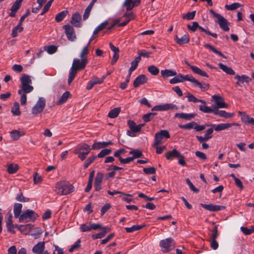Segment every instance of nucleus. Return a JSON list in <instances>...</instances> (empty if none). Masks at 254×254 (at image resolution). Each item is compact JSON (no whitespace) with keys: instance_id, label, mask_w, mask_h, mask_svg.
Here are the masks:
<instances>
[{"instance_id":"f257e3e1","label":"nucleus","mask_w":254,"mask_h":254,"mask_svg":"<svg viewBox=\"0 0 254 254\" xmlns=\"http://www.w3.org/2000/svg\"><path fill=\"white\" fill-rule=\"evenodd\" d=\"M189 81L194 84V86L198 87L203 91L208 90L209 88V85L207 83L201 84L200 82L195 79L192 75H184L182 74L176 75L174 77L170 80L171 84H175L179 82H184V81Z\"/></svg>"},{"instance_id":"f03ea898","label":"nucleus","mask_w":254,"mask_h":254,"mask_svg":"<svg viewBox=\"0 0 254 254\" xmlns=\"http://www.w3.org/2000/svg\"><path fill=\"white\" fill-rule=\"evenodd\" d=\"M87 59H74L73 61L72 66L70 68L68 78V84H70L75 76H76L77 71L81 70L84 69L86 64L88 63Z\"/></svg>"},{"instance_id":"7ed1b4c3","label":"nucleus","mask_w":254,"mask_h":254,"mask_svg":"<svg viewBox=\"0 0 254 254\" xmlns=\"http://www.w3.org/2000/svg\"><path fill=\"white\" fill-rule=\"evenodd\" d=\"M21 86L20 89L18 91L19 94H22V93H29L32 92L34 87L31 85L32 80L29 75L23 74L20 77Z\"/></svg>"},{"instance_id":"20e7f679","label":"nucleus","mask_w":254,"mask_h":254,"mask_svg":"<svg viewBox=\"0 0 254 254\" xmlns=\"http://www.w3.org/2000/svg\"><path fill=\"white\" fill-rule=\"evenodd\" d=\"M73 186L68 182L60 181L58 182L56 185L55 191L59 195H66L73 192Z\"/></svg>"},{"instance_id":"39448f33","label":"nucleus","mask_w":254,"mask_h":254,"mask_svg":"<svg viewBox=\"0 0 254 254\" xmlns=\"http://www.w3.org/2000/svg\"><path fill=\"white\" fill-rule=\"evenodd\" d=\"M91 151L90 146L86 143L78 144L73 150L75 154L78 155V157L81 160H85Z\"/></svg>"},{"instance_id":"423d86ee","label":"nucleus","mask_w":254,"mask_h":254,"mask_svg":"<svg viewBox=\"0 0 254 254\" xmlns=\"http://www.w3.org/2000/svg\"><path fill=\"white\" fill-rule=\"evenodd\" d=\"M209 11L213 16L217 19L216 22L219 24L220 27L224 31H228L230 28L229 27V22L228 20L223 16L215 12L212 9H210Z\"/></svg>"},{"instance_id":"0eeeda50","label":"nucleus","mask_w":254,"mask_h":254,"mask_svg":"<svg viewBox=\"0 0 254 254\" xmlns=\"http://www.w3.org/2000/svg\"><path fill=\"white\" fill-rule=\"evenodd\" d=\"M38 217V215L33 210L27 209L20 215L19 217V221L20 222L34 221Z\"/></svg>"},{"instance_id":"6e6552de","label":"nucleus","mask_w":254,"mask_h":254,"mask_svg":"<svg viewBox=\"0 0 254 254\" xmlns=\"http://www.w3.org/2000/svg\"><path fill=\"white\" fill-rule=\"evenodd\" d=\"M160 246L163 253H168L175 248V243L172 238H169L161 240L160 242Z\"/></svg>"},{"instance_id":"1a4fd4ad","label":"nucleus","mask_w":254,"mask_h":254,"mask_svg":"<svg viewBox=\"0 0 254 254\" xmlns=\"http://www.w3.org/2000/svg\"><path fill=\"white\" fill-rule=\"evenodd\" d=\"M46 107V99L43 97H39L38 101L31 109V113L37 116L42 113Z\"/></svg>"},{"instance_id":"9d476101","label":"nucleus","mask_w":254,"mask_h":254,"mask_svg":"<svg viewBox=\"0 0 254 254\" xmlns=\"http://www.w3.org/2000/svg\"><path fill=\"white\" fill-rule=\"evenodd\" d=\"M170 137V135L168 130H161L155 134L153 146L159 145L162 143V140L163 138H169Z\"/></svg>"},{"instance_id":"9b49d317","label":"nucleus","mask_w":254,"mask_h":254,"mask_svg":"<svg viewBox=\"0 0 254 254\" xmlns=\"http://www.w3.org/2000/svg\"><path fill=\"white\" fill-rule=\"evenodd\" d=\"M63 28L64 29L67 39L72 42L74 41L76 37L73 27L69 24H66L63 26Z\"/></svg>"},{"instance_id":"f8f14e48","label":"nucleus","mask_w":254,"mask_h":254,"mask_svg":"<svg viewBox=\"0 0 254 254\" xmlns=\"http://www.w3.org/2000/svg\"><path fill=\"white\" fill-rule=\"evenodd\" d=\"M212 98L215 100L216 106H214L217 107V109L226 108L228 107V105L225 103L222 97L218 95H214L212 96Z\"/></svg>"},{"instance_id":"ddd939ff","label":"nucleus","mask_w":254,"mask_h":254,"mask_svg":"<svg viewBox=\"0 0 254 254\" xmlns=\"http://www.w3.org/2000/svg\"><path fill=\"white\" fill-rule=\"evenodd\" d=\"M200 205L204 209L210 211H218L225 209V206L222 205H217L213 204H203L201 203Z\"/></svg>"},{"instance_id":"4468645a","label":"nucleus","mask_w":254,"mask_h":254,"mask_svg":"<svg viewBox=\"0 0 254 254\" xmlns=\"http://www.w3.org/2000/svg\"><path fill=\"white\" fill-rule=\"evenodd\" d=\"M185 63L188 66L190 67V68L194 73L206 77H209V75L205 71L201 70L200 68L197 66L191 65L188 62H186Z\"/></svg>"},{"instance_id":"2eb2a0df","label":"nucleus","mask_w":254,"mask_h":254,"mask_svg":"<svg viewBox=\"0 0 254 254\" xmlns=\"http://www.w3.org/2000/svg\"><path fill=\"white\" fill-rule=\"evenodd\" d=\"M140 3V0H125L123 5L126 7L127 11L131 10L135 6H137Z\"/></svg>"},{"instance_id":"dca6fc26","label":"nucleus","mask_w":254,"mask_h":254,"mask_svg":"<svg viewBox=\"0 0 254 254\" xmlns=\"http://www.w3.org/2000/svg\"><path fill=\"white\" fill-rule=\"evenodd\" d=\"M234 78L237 80L236 84L239 86H242L241 84L244 82L249 83L252 80L250 77L244 74L242 75L237 74Z\"/></svg>"},{"instance_id":"f3484780","label":"nucleus","mask_w":254,"mask_h":254,"mask_svg":"<svg viewBox=\"0 0 254 254\" xmlns=\"http://www.w3.org/2000/svg\"><path fill=\"white\" fill-rule=\"evenodd\" d=\"M238 114L241 116V120L245 124L254 125V118H251L248 114L243 112L239 111Z\"/></svg>"},{"instance_id":"a211bd4d","label":"nucleus","mask_w":254,"mask_h":254,"mask_svg":"<svg viewBox=\"0 0 254 254\" xmlns=\"http://www.w3.org/2000/svg\"><path fill=\"white\" fill-rule=\"evenodd\" d=\"M148 79L144 74H141L138 76L133 81V86L135 88L138 87L140 85L146 83Z\"/></svg>"},{"instance_id":"6ab92c4d","label":"nucleus","mask_w":254,"mask_h":254,"mask_svg":"<svg viewBox=\"0 0 254 254\" xmlns=\"http://www.w3.org/2000/svg\"><path fill=\"white\" fill-rule=\"evenodd\" d=\"M213 114L215 115H218L221 117H223L226 119L231 118L234 116V113H229L225 111L219 110L216 107H214Z\"/></svg>"},{"instance_id":"aec40b11","label":"nucleus","mask_w":254,"mask_h":254,"mask_svg":"<svg viewBox=\"0 0 254 254\" xmlns=\"http://www.w3.org/2000/svg\"><path fill=\"white\" fill-rule=\"evenodd\" d=\"M45 242H40L35 245L32 248V252L36 254H42L45 249Z\"/></svg>"},{"instance_id":"412c9836","label":"nucleus","mask_w":254,"mask_h":254,"mask_svg":"<svg viewBox=\"0 0 254 254\" xmlns=\"http://www.w3.org/2000/svg\"><path fill=\"white\" fill-rule=\"evenodd\" d=\"M81 20V16L78 12L74 13L70 20V23L75 27H79L81 26L80 21Z\"/></svg>"},{"instance_id":"4be33fe9","label":"nucleus","mask_w":254,"mask_h":254,"mask_svg":"<svg viewBox=\"0 0 254 254\" xmlns=\"http://www.w3.org/2000/svg\"><path fill=\"white\" fill-rule=\"evenodd\" d=\"M174 40L178 44L182 45L188 43L190 41V38L189 34L186 33L181 38L176 35Z\"/></svg>"},{"instance_id":"5701e85b","label":"nucleus","mask_w":254,"mask_h":254,"mask_svg":"<svg viewBox=\"0 0 254 254\" xmlns=\"http://www.w3.org/2000/svg\"><path fill=\"white\" fill-rule=\"evenodd\" d=\"M211 126L217 131H219L231 127V125L229 124V123H222L218 125L211 124Z\"/></svg>"},{"instance_id":"b1692460","label":"nucleus","mask_w":254,"mask_h":254,"mask_svg":"<svg viewBox=\"0 0 254 254\" xmlns=\"http://www.w3.org/2000/svg\"><path fill=\"white\" fill-rule=\"evenodd\" d=\"M165 156L168 160H172L174 157H179L181 156V154L176 149H173L172 151L167 152L165 154Z\"/></svg>"},{"instance_id":"393cba45","label":"nucleus","mask_w":254,"mask_h":254,"mask_svg":"<svg viewBox=\"0 0 254 254\" xmlns=\"http://www.w3.org/2000/svg\"><path fill=\"white\" fill-rule=\"evenodd\" d=\"M102 229V230L101 232L93 235L92 238L94 239H101L103 238L107 233L110 232L111 231V229L110 228L107 227H103Z\"/></svg>"},{"instance_id":"a878e982","label":"nucleus","mask_w":254,"mask_h":254,"mask_svg":"<svg viewBox=\"0 0 254 254\" xmlns=\"http://www.w3.org/2000/svg\"><path fill=\"white\" fill-rule=\"evenodd\" d=\"M10 136L13 140H18L20 137L25 135V132L18 130H12L10 132Z\"/></svg>"},{"instance_id":"bb28decb","label":"nucleus","mask_w":254,"mask_h":254,"mask_svg":"<svg viewBox=\"0 0 254 254\" xmlns=\"http://www.w3.org/2000/svg\"><path fill=\"white\" fill-rule=\"evenodd\" d=\"M97 1V0H92V1L89 4V5L85 9L84 13L83 16V20H85L88 18L90 13L91 11V9H92V7H93L94 3Z\"/></svg>"},{"instance_id":"cd10ccee","label":"nucleus","mask_w":254,"mask_h":254,"mask_svg":"<svg viewBox=\"0 0 254 254\" xmlns=\"http://www.w3.org/2000/svg\"><path fill=\"white\" fill-rule=\"evenodd\" d=\"M195 114H186V113H176L175 115V117H178L181 119H185L186 120H190L195 116Z\"/></svg>"},{"instance_id":"c85d7f7f","label":"nucleus","mask_w":254,"mask_h":254,"mask_svg":"<svg viewBox=\"0 0 254 254\" xmlns=\"http://www.w3.org/2000/svg\"><path fill=\"white\" fill-rule=\"evenodd\" d=\"M218 66L220 69H221L223 71H224L227 74L229 75H235V72L232 68L222 63H219L218 64Z\"/></svg>"},{"instance_id":"c756f323","label":"nucleus","mask_w":254,"mask_h":254,"mask_svg":"<svg viewBox=\"0 0 254 254\" xmlns=\"http://www.w3.org/2000/svg\"><path fill=\"white\" fill-rule=\"evenodd\" d=\"M161 74L164 78L175 76L177 75V72L175 70L171 69H164L161 71Z\"/></svg>"},{"instance_id":"7c9ffc66","label":"nucleus","mask_w":254,"mask_h":254,"mask_svg":"<svg viewBox=\"0 0 254 254\" xmlns=\"http://www.w3.org/2000/svg\"><path fill=\"white\" fill-rule=\"evenodd\" d=\"M71 95L69 91L65 92L57 102V105H61L64 104L67 101L69 97H71Z\"/></svg>"},{"instance_id":"2f4dec72","label":"nucleus","mask_w":254,"mask_h":254,"mask_svg":"<svg viewBox=\"0 0 254 254\" xmlns=\"http://www.w3.org/2000/svg\"><path fill=\"white\" fill-rule=\"evenodd\" d=\"M127 125L132 132L134 133L140 132L141 130L139 129L138 126L136 125L134 121L129 120L127 122Z\"/></svg>"},{"instance_id":"473e14b6","label":"nucleus","mask_w":254,"mask_h":254,"mask_svg":"<svg viewBox=\"0 0 254 254\" xmlns=\"http://www.w3.org/2000/svg\"><path fill=\"white\" fill-rule=\"evenodd\" d=\"M22 205L21 203H15L14 205V214L15 218H19L20 216Z\"/></svg>"},{"instance_id":"72a5a7b5","label":"nucleus","mask_w":254,"mask_h":254,"mask_svg":"<svg viewBox=\"0 0 254 254\" xmlns=\"http://www.w3.org/2000/svg\"><path fill=\"white\" fill-rule=\"evenodd\" d=\"M204 46L205 48H208L209 50H211L214 53H215V54L219 55L220 56L223 57V58H224L225 59H227V57L224 56L221 52L218 51L214 47L210 45V44H205L204 45Z\"/></svg>"},{"instance_id":"f704fd0d","label":"nucleus","mask_w":254,"mask_h":254,"mask_svg":"<svg viewBox=\"0 0 254 254\" xmlns=\"http://www.w3.org/2000/svg\"><path fill=\"white\" fill-rule=\"evenodd\" d=\"M19 169V166L16 164H11L7 166V172L9 174H12L16 173Z\"/></svg>"},{"instance_id":"c9c22d12","label":"nucleus","mask_w":254,"mask_h":254,"mask_svg":"<svg viewBox=\"0 0 254 254\" xmlns=\"http://www.w3.org/2000/svg\"><path fill=\"white\" fill-rule=\"evenodd\" d=\"M121 112L120 108H115L112 109L108 113V117L110 118H115L117 117Z\"/></svg>"},{"instance_id":"e433bc0d","label":"nucleus","mask_w":254,"mask_h":254,"mask_svg":"<svg viewBox=\"0 0 254 254\" xmlns=\"http://www.w3.org/2000/svg\"><path fill=\"white\" fill-rule=\"evenodd\" d=\"M145 226V225L143 224L142 225H133L131 227H127L125 228L127 232V233H131L135 231L139 230L142 229L143 227Z\"/></svg>"},{"instance_id":"4c0bfd02","label":"nucleus","mask_w":254,"mask_h":254,"mask_svg":"<svg viewBox=\"0 0 254 254\" xmlns=\"http://www.w3.org/2000/svg\"><path fill=\"white\" fill-rule=\"evenodd\" d=\"M11 112L14 116H19L21 114V111L19 110V104L18 102H15L13 103Z\"/></svg>"},{"instance_id":"58836bf2","label":"nucleus","mask_w":254,"mask_h":254,"mask_svg":"<svg viewBox=\"0 0 254 254\" xmlns=\"http://www.w3.org/2000/svg\"><path fill=\"white\" fill-rule=\"evenodd\" d=\"M68 13V11L64 10L58 13L55 17V20L58 22L62 21Z\"/></svg>"},{"instance_id":"ea45409f","label":"nucleus","mask_w":254,"mask_h":254,"mask_svg":"<svg viewBox=\"0 0 254 254\" xmlns=\"http://www.w3.org/2000/svg\"><path fill=\"white\" fill-rule=\"evenodd\" d=\"M214 105L212 106V108H211L209 107H207L205 105H200L199 107V110L202 111L203 113H214Z\"/></svg>"},{"instance_id":"a19ab883","label":"nucleus","mask_w":254,"mask_h":254,"mask_svg":"<svg viewBox=\"0 0 254 254\" xmlns=\"http://www.w3.org/2000/svg\"><path fill=\"white\" fill-rule=\"evenodd\" d=\"M196 13V11H193L186 14H182V18L188 20H190L194 19Z\"/></svg>"},{"instance_id":"79ce46f5","label":"nucleus","mask_w":254,"mask_h":254,"mask_svg":"<svg viewBox=\"0 0 254 254\" xmlns=\"http://www.w3.org/2000/svg\"><path fill=\"white\" fill-rule=\"evenodd\" d=\"M241 230L244 234L249 235L254 232V226H251L250 228L245 227H241Z\"/></svg>"},{"instance_id":"37998d69","label":"nucleus","mask_w":254,"mask_h":254,"mask_svg":"<svg viewBox=\"0 0 254 254\" xmlns=\"http://www.w3.org/2000/svg\"><path fill=\"white\" fill-rule=\"evenodd\" d=\"M147 69L149 72H150L153 75H156L159 72V68L155 65H150L147 67Z\"/></svg>"},{"instance_id":"c03bdc74","label":"nucleus","mask_w":254,"mask_h":254,"mask_svg":"<svg viewBox=\"0 0 254 254\" xmlns=\"http://www.w3.org/2000/svg\"><path fill=\"white\" fill-rule=\"evenodd\" d=\"M107 21H105L98 26L93 32V35L97 34L99 32L104 29L108 25Z\"/></svg>"},{"instance_id":"a18cd8bd","label":"nucleus","mask_w":254,"mask_h":254,"mask_svg":"<svg viewBox=\"0 0 254 254\" xmlns=\"http://www.w3.org/2000/svg\"><path fill=\"white\" fill-rule=\"evenodd\" d=\"M195 125V122H192L191 123H189L188 124L182 125H179V127L183 129H190L191 128H194Z\"/></svg>"},{"instance_id":"49530a36","label":"nucleus","mask_w":254,"mask_h":254,"mask_svg":"<svg viewBox=\"0 0 254 254\" xmlns=\"http://www.w3.org/2000/svg\"><path fill=\"white\" fill-rule=\"evenodd\" d=\"M156 115V113H149L144 115L142 116V119L145 122H148L150 121Z\"/></svg>"},{"instance_id":"de8ad7c7","label":"nucleus","mask_w":254,"mask_h":254,"mask_svg":"<svg viewBox=\"0 0 254 254\" xmlns=\"http://www.w3.org/2000/svg\"><path fill=\"white\" fill-rule=\"evenodd\" d=\"M129 154L133 155L131 157L133 158V160L135 158H140L143 155L141 151L138 149L130 151Z\"/></svg>"},{"instance_id":"09e8293b","label":"nucleus","mask_w":254,"mask_h":254,"mask_svg":"<svg viewBox=\"0 0 254 254\" xmlns=\"http://www.w3.org/2000/svg\"><path fill=\"white\" fill-rule=\"evenodd\" d=\"M241 6V5L239 3L235 2L230 5H226L225 8L228 10L232 11L239 8Z\"/></svg>"},{"instance_id":"8fccbe9b","label":"nucleus","mask_w":254,"mask_h":254,"mask_svg":"<svg viewBox=\"0 0 254 254\" xmlns=\"http://www.w3.org/2000/svg\"><path fill=\"white\" fill-rule=\"evenodd\" d=\"M96 157H97L96 156L92 155L88 158L87 159L85 162V163H84V168H87L91 163L93 162V161L95 160Z\"/></svg>"},{"instance_id":"3c124183","label":"nucleus","mask_w":254,"mask_h":254,"mask_svg":"<svg viewBox=\"0 0 254 254\" xmlns=\"http://www.w3.org/2000/svg\"><path fill=\"white\" fill-rule=\"evenodd\" d=\"M104 178V174L101 172H98L96 176L95 183L102 184V182Z\"/></svg>"},{"instance_id":"603ef678","label":"nucleus","mask_w":254,"mask_h":254,"mask_svg":"<svg viewBox=\"0 0 254 254\" xmlns=\"http://www.w3.org/2000/svg\"><path fill=\"white\" fill-rule=\"evenodd\" d=\"M112 152L111 149H104L101 150L98 154L97 157L99 158H102L107 155H109Z\"/></svg>"},{"instance_id":"864d4df0","label":"nucleus","mask_w":254,"mask_h":254,"mask_svg":"<svg viewBox=\"0 0 254 254\" xmlns=\"http://www.w3.org/2000/svg\"><path fill=\"white\" fill-rule=\"evenodd\" d=\"M45 50L50 54H53L57 51V47L54 45H51L48 47H45Z\"/></svg>"},{"instance_id":"5fc2aeb1","label":"nucleus","mask_w":254,"mask_h":254,"mask_svg":"<svg viewBox=\"0 0 254 254\" xmlns=\"http://www.w3.org/2000/svg\"><path fill=\"white\" fill-rule=\"evenodd\" d=\"M137 54L138 55V57H140V58H141V57H143L148 58L150 57V56L152 54V53L151 52L143 50L138 51Z\"/></svg>"},{"instance_id":"6e6d98bb","label":"nucleus","mask_w":254,"mask_h":254,"mask_svg":"<svg viewBox=\"0 0 254 254\" xmlns=\"http://www.w3.org/2000/svg\"><path fill=\"white\" fill-rule=\"evenodd\" d=\"M198 27V23L196 21L193 22L192 25L189 24L187 25V28H188V29L192 32H195Z\"/></svg>"},{"instance_id":"4d7b16f0","label":"nucleus","mask_w":254,"mask_h":254,"mask_svg":"<svg viewBox=\"0 0 254 254\" xmlns=\"http://www.w3.org/2000/svg\"><path fill=\"white\" fill-rule=\"evenodd\" d=\"M197 28H198L201 32H204L206 34L210 35L215 38H217V35L216 33H211L210 31L204 29V28L199 26V25L198 27Z\"/></svg>"},{"instance_id":"13d9d810","label":"nucleus","mask_w":254,"mask_h":254,"mask_svg":"<svg viewBox=\"0 0 254 254\" xmlns=\"http://www.w3.org/2000/svg\"><path fill=\"white\" fill-rule=\"evenodd\" d=\"M141 61V58L140 57H136L134 60L131 62V66L130 67L135 69L138 65V63Z\"/></svg>"},{"instance_id":"bf43d9fd","label":"nucleus","mask_w":254,"mask_h":254,"mask_svg":"<svg viewBox=\"0 0 254 254\" xmlns=\"http://www.w3.org/2000/svg\"><path fill=\"white\" fill-rule=\"evenodd\" d=\"M53 1L54 0H50L49 1H48V2L46 3V4L44 6V8H43L41 15H44L46 12H47L49 10Z\"/></svg>"},{"instance_id":"052dcab7","label":"nucleus","mask_w":254,"mask_h":254,"mask_svg":"<svg viewBox=\"0 0 254 254\" xmlns=\"http://www.w3.org/2000/svg\"><path fill=\"white\" fill-rule=\"evenodd\" d=\"M33 181L35 184H40L42 181V177L37 173H35L33 176Z\"/></svg>"},{"instance_id":"680f3d73","label":"nucleus","mask_w":254,"mask_h":254,"mask_svg":"<svg viewBox=\"0 0 254 254\" xmlns=\"http://www.w3.org/2000/svg\"><path fill=\"white\" fill-rule=\"evenodd\" d=\"M23 30V28H20L19 26H15L12 30L11 36L12 37H16L18 34V31L21 32Z\"/></svg>"},{"instance_id":"e2e57ef3","label":"nucleus","mask_w":254,"mask_h":254,"mask_svg":"<svg viewBox=\"0 0 254 254\" xmlns=\"http://www.w3.org/2000/svg\"><path fill=\"white\" fill-rule=\"evenodd\" d=\"M212 235L211 236V239H216L218 236V225H215L212 230Z\"/></svg>"},{"instance_id":"0e129e2a","label":"nucleus","mask_w":254,"mask_h":254,"mask_svg":"<svg viewBox=\"0 0 254 254\" xmlns=\"http://www.w3.org/2000/svg\"><path fill=\"white\" fill-rule=\"evenodd\" d=\"M143 172L146 174H154L156 172V169L153 167L145 168L143 169Z\"/></svg>"},{"instance_id":"69168bd1","label":"nucleus","mask_w":254,"mask_h":254,"mask_svg":"<svg viewBox=\"0 0 254 254\" xmlns=\"http://www.w3.org/2000/svg\"><path fill=\"white\" fill-rule=\"evenodd\" d=\"M16 199L17 201H22V202H27L29 201V199L27 197H25L23 196L22 193L21 192H20L17 196L16 197Z\"/></svg>"},{"instance_id":"338daca9","label":"nucleus","mask_w":254,"mask_h":254,"mask_svg":"<svg viewBox=\"0 0 254 254\" xmlns=\"http://www.w3.org/2000/svg\"><path fill=\"white\" fill-rule=\"evenodd\" d=\"M89 54V49L87 47H85L82 50L80 54V58L81 59H87L85 57V56Z\"/></svg>"},{"instance_id":"774afa93","label":"nucleus","mask_w":254,"mask_h":254,"mask_svg":"<svg viewBox=\"0 0 254 254\" xmlns=\"http://www.w3.org/2000/svg\"><path fill=\"white\" fill-rule=\"evenodd\" d=\"M21 6V3L16 0L13 3V5H12L10 10L11 11H17L18 9L20 8Z\"/></svg>"}]
</instances>
